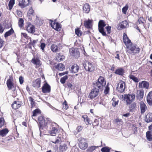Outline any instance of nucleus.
<instances>
[{"label":"nucleus","mask_w":152,"mask_h":152,"mask_svg":"<svg viewBox=\"0 0 152 152\" xmlns=\"http://www.w3.org/2000/svg\"><path fill=\"white\" fill-rule=\"evenodd\" d=\"M147 139L149 141H152V134L151 131H148L146 133Z\"/></svg>","instance_id":"30"},{"label":"nucleus","mask_w":152,"mask_h":152,"mask_svg":"<svg viewBox=\"0 0 152 152\" xmlns=\"http://www.w3.org/2000/svg\"><path fill=\"white\" fill-rule=\"evenodd\" d=\"M63 108L65 110H66L68 108V106L67 104V102L66 101H65L64 102H63Z\"/></svg>","instance_id":"50"},{"label":"nucleus","mask_w":152,"mask_h":152,"mask_svg":"<svg viewBox=\"0 0 152 152\" xmlns=\"http://www.w3.org/2000/svg\"><path fill=\"white\" fill-rule=\"evenodd\" d=\"M139 86L142 88L148 89L149 86V83L146 81H143L142 82L139 83Z\"/></svg>","instance_id":"17"},{"label":"nucleus","mask_w":152,"mask_h":152,"mask_svg":"<svg viewBox=\"0 0 152 152\" xmlns=\"http://www.w3.org/2000/svg\"><path fill=\"white\" fill-rule=\"evenodd\" d=\"M38 121L39 124H42L44 122H45V120L42 116H40L38 117Z\"/></svg>","instance_id":"45"},{"label":"nucleus","mask_w":152,"mask_h":152,"mask_svg":"<svg viewBox=\"0 0 152 152\" xmlns=\"http://www.w3.org/2000/svg\"><path fill=\"white\" fill-rule=\"evenodd\" d=\"M26 30L29 33H33L35 31L34 26L30 23H29L27 25Z\"/></svg>","instance_id":"15"},{"label":"nucleus","mask_w":152,"mask_h":152,"mask_svg":"<svg viewBox=\"0 0 152 152\" xmlns=\"http://www.w3.org/2000/svg\"><path fill=\"white\" fill-rule=\"evenodd\" d=\"M68 148V147L66 144L63 145H60L59 147V150L60 152H64Z\"/></svg>","instance_id":"27"},{"label":"nucleus","mask_w":152,"mask_h":152,"mask_svg":"<svg viewBox=\"0 0 152 152\" xmlns=\"http://www.w3.org/2000/svg\"><path fill=\"white\" fill-rule=\"evenodd\" d=\"M145 23V21L142 17H140L137 22V24H143Z\"/></svg>","instance_id":"37"},{"label":"nucleus","mask_w":152,"mask_h":152,"mask_svg":"<svg viewBox=\"0 0 152 152\" xmlns=\"http://www.w3.org/2000/svg\"><path fill=\"white\" fill-rule=\"evenodd\" d=\"M129 77L130 79H132L135 82H138L139 81V79L133 75H130Z\"/></svg>","instance_id":"46"},{"label":"nucleus","mask_w":152,"mask_h":152,"mask_svg":"<svg viewBox=\"0 0 152 152\" xmlns=\"http://www.w3.org/2000/svg\"><path fill=\"white\" fill-rule=\"evenodd\" d=\"M22 36H23L25 38H27L28 36L27 34L25 33H21Z\"/></svg>","instance_id":"64"},{"label":"nucleus","mask_w":152,"mask_h":152,"mask_svg":"<svg viewBox=\"0 0 152 152\" xmlns=\"http://www.w3.org/2000/svg\"><path fill=\"white\" fill-rule=\"evenodd\" d=\"M4 41L0 37V48L3 46Z\"/></svg>","instance_id":"58"},{"label":"nucleus","mask_w":152,"mask_h":152,"mask_svg":"<svg viewBox=\"0 0 152 152\" xmlns=\"http://www.w3.org/2000/svg\"><path fill=\"white\" fill-rule=\"evenodd\" d=\"M99 93V89L94 87L92 89L89 95V97L91 99H93L96 97Z\"/></svg>","instance_id":"7"},{"label":"nucleus","mask_w":152,"mask_h":152,"mask_svg":"<svg viewBox=\"0 0 152 152\" xmlns=\"http://www.w3.org/2000/svg\"><path fill=\"white\" fill-rule=\"evenodd\" d=\"M58 138H59V139H57L56 140H53L51 142L54 144L59 143L60 141H61V137H59V136H58Z\"/></svg>","instance_id":"49"},{"label":"nucleus","mask_w":152,"mask_h":152,"mask_svg":"<svg viewBox=\"0 0 152 152\" xmlns=\"http://www.w3.org/2000/svg\"><path fill=\"white\" fill-rule=\"evenodd\" d=\"M130 108L131 110L133 111L137 108V103L135 102L131 104Z\"/></svg>","instance_id":"44"},{"label":"nucleus","mask_w":152,"mask_h":152,"mask_svg":"<svg viewBox=\"0 0 152 152\" xmlns=\"http://www.w3.org/2000/svg\"><path fill=\"white\" fill-rule=\"evenodd\" d=\"M51 27L55 30L59 31L61 30V26L59 23L57 22H52L50 23Z\"/></svg>","instance_id":"12"},{"label":"nucleus","mask_w":152,"mask_h":152,"mask_svg":"<svg viewBox=\"0 0 152 152\" xmlns=\"http://www.w3.org/2000/svg\"><path fill=\"white\" fill-rule=\"evenodd\" d=\"M30 1V0H22L19 2L18 5L22 8H24L29 4Z\"/></svg>","instance_id":"13"},{"label":"nucleus","mask_w":152,"mask_h":152,"mask_svg":"<svg viewBox=\"0 0 152 152\" xmlns=\"http://www.w3.org/2000/svg\"><path fill=\"white\" fill-rule=\"evenodd\" d=\"M105 88V89L104 91V93L105 94H108L110 89L109 87H108V85H107Z\"/></svg>","instance_id":"52"},{"label":"nucleus","mask_w":152,"mask_h":152,"mask_svg":"<svg viewBox=\"0 0 152 152\" xmlns=\"http://www.w3.org/2000/svg\"><path fill=\"white\" fill-rule=\"evenodd\" d=\"M129 8V5L128 4H126L125 7H123L122 9V12L124 14H126V11Z\"/></svg>","instance_id":"43"},{"label":"nucleus","mask_w":152,"mask_h":152,"mask_svg":"<svg viewBox=\"0 0 152 152\" xmlns=\"http://www.w3.org/2000/svg\"><path fill=\"white\" fill-rule=\"evenodd\" d=\"M96 147L95 146H91L89 147L86 150L87 152H93L96 149Z\"/></svg>","instance_id":"38"},{"label":"nucleus","mask_w":152,"mask_h":152,"mask_svg":"<svg viewBox=\"0 0 152 152\" xmlns=\"http://www.w3.org/2000/svg\"><path fill=\"white\" fill-rule=\"evenodd\" d=\"M40 111L38 109H36L33 111V115H32V117L33 118V117L37 116L38 114L40 113Z\"/></svg>","instance_id":"36"},{"label":"nucleus","mask_w":152,"mask_h":152,"mask_svg":"<svg viewBox=\"0 0 152 152\" xmlns=\"http://www.w3.org/2000/svg\"><path fill=\"white\" fill-rule=\"evenodd\" d=\"M88 144L86 140L84 138H81L79 140L78 146L80 148L84 150L88 147Z\"/></svg>","instance_id":"5"},{"label":"nucleus","mask_w":152,"mask_h":152,"mask_svg":"<svg viewBox=\"0 0 152 152\" xmlns=\"http://www.w3.org/2000/svg\"><path fill=\"white\" fill-rule=\"evenodd\" d=\"M128 26V23L126 20H125L122 21L117 26V28L118 30H120L126 28Z\"/></svg>","instance_id":"11"},{"label":"nucleus","mask_w":152,"mask_h":152,"mask_svg":"<svg viewBox=\"0 0 152 152\" xmlns=\"http://www.w3.org/2000/svg\"><path fill=\"white\" fill-rule=\"evenodd\" d=\"M119 97L122 100L125 101L127 104H129L134 100L135 95L134 94H124L120 95Z\"/></svg>","instance_id":"3"},{"label":"nucleus","mask_w":152,"mask_h":152,"mask_svg":"<svg viewBox=\"0 0 152 152\" xmlns=\"http://www.w3.org/2000/svg\"><path fill=\"white\" fill-rule=\"evenodd\" d=\"M50 90V86L47 83H46L42 87V91L44 93H49Z\"/></svg>","instance_id":"9"},{"label":"nucleus","mask_w":152,"mask_h":152,"mask_svg":"<svg viewBox=\"0 0 152 152\" xmlns=\"http://www.w3.org/2000/svg\"><path fill=\"white\" fill-rule=\"evenodd\" d=\"M18 24L19 26L20 27H22L23 26V20L22 18L20 19L18 22Z\"/></svg>","instance_id":"47"},{"label":"nucleus","mask_w":152,"mask_h":152,"mask_svg":"<svg viewBox=\"0 0 152 152\" xmlns=\"http://www.w3.org/2000/svg\"><path fill=\"white\" fill-rule=\"evenodd\" d=\"M111 148L108 147H105L101 149L102 152H110Z\"/></svg>","instance_id":"41"},{"label":"nucleus","mask_w":152,"mask_h":152,"mask_svg":"<svg viewBox=\"0 0 152 152\" xmlns=\"http://www.w3.org/2000/svg\"><path fill=\"white\" fill-rule=\"evenodd\" d=\"M144 91L142 90H139L137 91L136 97L137 99H140L143 98Z\"/></svg>","instance_id":"19"},{"label":"nucleus","mask_w":152,"mask_h":152,"mask_svg":"<svg viewBox=\"0 0 152 152\" xmlns=\"http://www.w3.org/2000/svg\"><path fill=\"white\" fill-rule=\"evenodd\" d=\"M14 31L12 29H11L10 30L5 33L4 34V36L5 38H7L8 37L10 36L12 34L14 33Z\"/></svg>","instance_id":"33"},{"label":"nucleus","mask_w":152,"mask_h":152,"mask_svg":"<svg viewBox=\"0 0 152 152\" xmlns=\"http://www.w3.org/2000/svg\"><path fill=\"white\" fill-rule=\"evenodd\" d=\"M92 20L88 19V20H86L84 22V26L87 28H91L92 27L91 24Z\"/></svg>","instance_id":"22"},{"label":"nucleus","mask_w":152,"mask_h":152,"mask_svg":"<svg viewBox=\"0 0 152 152\" xmlns=\"http://www.w3.org/2000/svg\"><path fill=\"white\" fill-rule=\"evenodd\" d=\"M124 72V70L121 68L116 69L115 72V74L120 75H123Z\"/></svg>","instance_id":"35"},{"label":"nucleus","mask_w":152,"mask_h":152,"mask_svg":"<svg viewBox=\"0 0 152 152\" xmlns=\"http://www.w3.org/2000/svg\"><path fill=\"white\" fill-rule=\"evenodd\" d=\"M64 65L61 63H59L56 66V68L60 71H63L64 69Z\"/></svg>","instance_id":"34"},{"label":"nucleus","mask_w":152,"mask_h":152,"mask_svg":"<svg viewBox=\"0 0 152 152\" xmlns=\"http://www.w3.org/2000/svg\"><path fill=\"white\" fill-rule=\"evenodd\" d=\"M39 127L40 132H42V130L46 129L48 128L47 124H39Z\"/></svg>","instance_id":"29"},{"label":"nucleus","mask_w":152,"mask_h":152,"mask_svg":"<svg viewBox=\"0 0 152 152\" xmlns=\"http://www.w3.org/2000/svg\"><path fill=\"white\" fill-rule=\"evenodd\" d=\"M106 28L107 34H110L111 32V27L110 26H108L106 27Z\"/></svg>","instance_id":"53"},{"label":"nucleus","mask_w":152,"mask_h":152,"mask_svg":"<svg viewBox=\"0 0 152 152\" xmlns=\"http://www.w3.org/2000/svg\"><path fill=\"white\" fill-rule=\"evenodd\" d=\"M45 46V44L44 43H41L40 44V47L42 50H44V48Z\"/></svg>","instance_id":"55"},{"label":"nucleus","mask_w":152,"mask_h":152,"mask_svg":"<svg viewBox=\"0 0 152 152\" xmlns=\"http://www.w3.org/2000/svg\"><path fill=\"white\" fill-rule=\"evenodd\" d=\"M34 12L33 9L32 8H30L28 10V15L29 16H30L29 14H31L32 15H34Z\"/></svg>","instance_id":"51"},{"label":"nucleus","mask_w":152,"mask_h":152,"mask_svg":"<svg viewBox=\"0 0 152 152\" xmlns=\"http://www.w3.org/2000/svg\"><path fill=\"white\" fill-rule=\"evenodd\" d=\"M82 117L83 119V120L84 121V122L88 123H89V120L87 115H82Z\"/></svg>","instance_id":"42"},{"label":"nucleus","mask_w":152,"mask_h":152,"mask_svg":"<svg viewBox=\"0 0 152 152\" xmlns=\"http://www.w3.org/2000/svg\"><path fill=\"white\" fill-rule=\"evenodd\" d=\"M65 57L61 53H58L56 56V59L58 61H61L64 60Z\"/></svg>","instance_id":"28"},{"label":"nucleus","mask_w":152,"mask_h":152,"mask_svg":"<svg viewBox=\"0 0 152 152\" xmlns=\"http://www.w3.org/2000/svg\"><path fill=\"white\" fill-rule=\"evenodd\" d=\"M147 102L150 106H152V91H150L147 97Z\"/></svg>","instance_id":"16"},{"label":"nucleus","mask_w":152,"mask_h":152,"mask_svg":"<svg viewBox=\"0 0 152 152\" xmlns=\"http://www.w3.org/2000/svg\"><path fill=\"white\" fill-rule=\"evenodd\" d=\"M123 41L126 47V52L128 54L132 55L139 53L140 49L132 43L125 33L123 36Z\"/></svg>","instance_id":"1"},{"label":"nucleus","mask_w":152,"mask_h":152,"mask_svg":"<svg viewBox=\"0 0 152 152\" xmlns=\"http://www.w3.org/2000/svg\"><path fill=\"white\" fill-rule=\"evenodd\" d=\"M130 113H128L126 114H123L122 115V116L126 117H128L130 116Z\"/></svg>","instance_id":"62"},{"label":"nucleus","mask_w":152,"mask_h":152,"mask_svg":"<svg viewBox=\"0 0 152 152\" xmlns=\"http://www.w3.org/2000/svg\"><path fill=\"white\" fill-rule=\"evenodd\" d=\"M41 80L40 79H37L33 82V86L36 88H39L40 87Z\"/></svg>","instance_id":"21"},{"label":"nucleus","mask_w":152,"mask_h":152,"mask_svg":"<svg viewBox=\"0 0 152 152\" xmlns=\"http://www.w3.org/2000/svg\"><path fill=\"white\" fill-rule=\"evenodd\" d=\"M79 69V67L77 64H74L72 66L70 71L72 73H76L78 72Z\"/></svg>","instance_id":"20"},{"label":"nucleus","mask_w":152,"mask_h":152,"mask_svg":"<svg viewBox=\"0 0 152 152\" xmlns=\"http://www.w3.org/2000/svg\"><path fill=\"white\" fill-rule=\"evenodd\" d=\"M139 104L141 113L142 114H143L147 109V107L145 104L142 101H141L140 102Z\"/></svg>","instance_id":"10"},{"label":"nucleus","mask_w":152,"mask_h":152,"mask_svg":"<svg viewBox=\"0 0 152 152\" xmlns=\"http://www.w3.org/2000/svg\"><path fill=\"white\" fill-rule=\"evenodd\" d=\"M105 22L103 20H100L98 23V29L99 31L103 36L106 35V32L104 31V27L106 26Z\"/></svg>","instance_id":"6"},{"label":"nucleus","mask_w":152,"mask_h":152,"mask_svg":"<svg viewBox=\"0 0 152 152\" xmlns=\"http://www.w3.org/2000/svg\"><path fill=\"white\" fill-rule=\"evenodd\" d=\"M9 132V130L7 128L0 130V136L2 137L5 136Z\"/></svg>","instance_id":"24"},{"label":"nucleus","mask_w":152,"mask_h":152,"mask_svg":"<svg viewBox=\"0 0 152 152\" xmlns=\"http://www.w3.org/2000/svg\"><path fill=\"white\" fill-rule=\"evenodd\" d=\"M31 62L33 64L38 66L41 65L40 61L37 58H33Z\"/></svg>","instance_id":"26"},{"label":"nucleus","mask_w":152,"mask_h":152,"mask_svg":"<svg viewBox=\"0 0 152 152\" xmlns=\"http://www.w3.org/2000/svg\"><path fill=\"white\" fill-rule=\"evenodd\" d=\"M145 120L147 123L152 122V113H149L145 117Z\"/></svg>","instance_id":"23"},{"label":"nucleus","mask_w":152,"mask_h":152,"mask_svg":"<svg viewBox=\"0 0 152 152\" xmlns=\"http://www.w3.org/2000/svg\"><path fill=\"white\" fill-rule=\"evenodd\" d=\"M7 87L9 89H11L13 86V83L10 79H9L7 80Z\"/></svg>","instance_id":"31"},{"label":"nucleus","mask_w":152,"mask_h":152,"mask_svg":"<svg viewBox=\"0 0 152 152\" xmlns=\"http://www.w3.org/2000/svg\"><path fill=\"white\" fill-rule=\"evenodd\" d=\"M83 129V127L81 126H78L77 128V130L78 132H80Z\"/></svg>","instance_id":"60"},{"label":"nucleus","mask_w":152,"mask_h":152,"mask_svg":"<svg viewBox=\"0 0 152 152\" xmlns=\"http://www.w3.org/2000/svg\"><path fill=\"white\" fill-rule=\"evenodd\" d=\"M132 128L133 131L134 132V133L137 132V128L136 127V125L135 124H134L133 125Z\"/></svg>","instance_id":"54"},{"label":"nucleus","mask_w":152,"mask_h":152,"mask_svg":"<svg viewBox=\"0 0 152 152\" xmlns=\"http://www.w3.org/2000/svg\"><path fill=\"white\" fill-rule=\"evenodd\" d=\"M115 122L116 123H121L122 122V120L121 119L117 118L115 119Z\"/></svg>","instance_id":"63"},{"label":"nucleus","mask_w":152,"mask_h":152,"mask_svg":"<svg viewBox=\"0 0 152 152\" xmlns=\"http://www.w3.org/2000/svg\"><path fill=\"white\" fill-rule=\"evenodd\" d=\"M37 40H34L32 41H31L30 42V44L31 45L33 46H34L35 44L37 43Z\"/></svg>","instance_id":"56"},{"label":"nucleus","mask_w":152,"mask_h":152,"mask_svg":"<svg viewBox=\"0 0 152 152\" xmlns=\"http://www.w3.org/2000/svg\"><path fill=\"white\" fill-rule=\"evenodd\" d=\"M112 105L115 107L118 104L119 101L115 98L112 99Z\"/></svg>","instance_id":"39"},{"label":"nucleus","mask_w":152,"mask_h":152,"mask_svg":"<svg viewBox=\"0 0 152 152\" xmlns=\"http://www.w3.org/2000/svg\"><path fill=\"white\" fill-rule=\"evenodd\" d=\"M85 69L89 72H91L94 69V67L92 64L87 61H85L83 63Z\"/></svg>","instance_id":"4"},{"label":"nucleus","mask_w":152,"mask_h":152,"mask_svg":"<svg viewBox=\"0 0 152 152\" xmlns=\"http://www.w3.org/2000/svg\"><path fill=\"white\" fill-rule=\"evenodd\" d=\"M21 106L20 102L18 101H14L12 105V108L16 110L19 108Z\"/></svg>","instance_id":"18"},{"label":"nucleus","mask_w":152,"mask_h":152,"mask_svg":"<svg viewBox=\"0 0 152 152\" xmlns=\"http://www.w3.org/2000/svg\"><path fill=\"white\" fill-rule=\"evenodd\" d=\"M45 121H46V122H45V124H50L52 123L50 119L49 118H47L46 120H45Z\"/></svg>","instance_id":"59"},{"label":"nucleus","mask_w":152,"mask_h":152,"mask_svg":"<svg viewBox=\"0 0 152 152\" xmlns=\"http://www.w3.org/2000/svg\"><path fill=\"white\" fill-rule=\"evenodd\" d=\"M125 82L122 81H120L118 85V86L117 87V89L120 92L122 93L124 91L125 88Z\"/></svg>","instance_id":"8"},{"label":"nucleus","mask_w":152,"mask_h":152,"mask_svg":"<svg viewBox=\"0 0 152 152\" xmlns=\"http://www.w3.org/2000/svg\"><path fill=\"white\" fill-rule=\"evenodd\" d=\"M19 82L20 84H22L23 82V78L22 76H20L19 78Z\"/></svg>","instance_id":"57"},{"label":"nucleus","mask_w":152,"mask_h":152,"mask_svg":"<svg viewBox=\"0 0 152 152\" xmlns=\"http://www.w3.org/2000/svg\"><path fill=\"white\" fill-rule=\"evenodd\" d=\"M53 126L50 127L49 133L52 136H55L58 131V129L57 127H54Z\"/></svg>","instance_id":"14"},{"label":"nucleus","mask_w":152,"mask_h":152,"mask_svg":"<svg viewBox=\"0 0 152 152\" xmlns=\"http://www.w3.org/2000/svg\"><path fill=\"white\" fill-rule=\"evenodd\" d=\"M4 31L2 26L0 23V33H2Z\"/></svg>","instance_id":"61"},{"label":"nucleus","mask_w":152,"mask_h":152,"mask_svg":"<svg viewBox=\"0 0 152 152\" xmlns=\"http://www.w3.org/2000/svg\"><path fill=\"white\" fill-rule=\"evenodd\" d=\"M50 49L53 52H56L59 50V48L58 47L57 45L53 44L51 45Z\"/></svg>","instance_id":"32"},{"label":"nucleus","mask_w":152,"mask_h":152,"mask_svg":"<svg viewBox=\"0 0 152 152\" xmlns=\"http://www.w3.org/2000/svg\"><path fill=\"white\" fill-rule=\"evenodd\" d=\"M14 4L15 0H10V1L8 4L10 10L12 9Z\"/></svg>","instance_id":"40"},{"label":"nucleus","mask_w":152,"mask_h":152,"mask_svg":"<svg viewBox=\"0 0 152 152\" xmlns=\"http://www.w3.org/2000/svg\"><path fill=\"white\" fill-rule=\"evenodd\" d=\"M83 10L84 12L88 13L90 11V7L88 4H86L83 7Z\"/></svg>","instance_id":"25"},{"label":"nucleus","mask_w":152,"mask_h":152,"mask_svg":"<svg viewBox=\"0 0 152 152\" xmlns=\"http://www.w3.org/2000/svg\"><path fill=\"white\" fill-rule=\"evenodd\" d=\"M75 34L78 36H81L82 34V32L78 28L75 29Z\"/></svg>","instance_id":"48"},{"label":"nucleus","mask_w":152,"mask_h":152,"mask_svg":"<svg viewBox=\"0 0 152 152\" xmlns=\"http://www.w3.org/2000/svg\"><path fill=\"white\" fill-rule=\"evenodd\" d=\"M106 82L104 77L100 76L98 79V81L94 82L93 86L94 87L101 89L106 85Z\"/></svg>","instance_id":"2"}]
</instances>
